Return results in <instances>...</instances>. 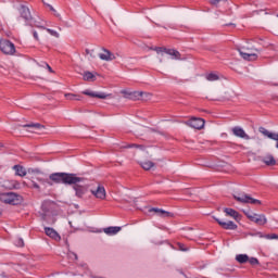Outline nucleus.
<instances>
[{"label":"nucleus","instance_id":"f257e3e1","mask_svg":"<svg viewBox=\"0 0 278 278\" xmlns=\"http://www.w3.org/2000/svg\"><path fill=\"white\" fill-rule=\"evenodd\" d=\"M49 181L53 184H65V186H71L73 184H83L84 178L77 176V174L68 173H53L49 176Z\"/></svg>","mask_w":278,"mask_h":278},{"label":"nucleus","instance_id":"f03ea898","mask_svg":"<svg viewBox=\"0 0 278 278\" xmlns=\"http://www.w3.org/2000/svg\"><path fill=\"white\" fill-rule=\"evenodd\" d=\"M0 201L7 203V205H20V203H23V198L14 192H7L0 194Z\"/></svg>","mask_w":278,"mask_h":278},{"label":"nucleus","instance_id":"7ed1b4c3","mask_svg":"<svg viewBox=\"0 0 278 278\" xmlns=\"http://www.w3.org/2000/svg\"><path fill=\"white\" fill-rule=\"evenodd\" d=\"M243 214L251 220V223H255V225H258L260 227H264V225L268 223V219L264 214H256L253 211H243Z\"/></svg>","mask_w":278,"mask_h":278},{"label":"nucleus","instance_id":"20e7f679","mask_svg":"<svg viewBox=\"0 0 278 278\" xmlns=\"http://www.w3.org/2000/svg\"><path fill=\"white\" fill-rule=\"evenodd\" d=\"M233 199L239 203H250L251 205H262V201L254 199L247 193L233 194Z\"/></svg>","mask_w":278,"mask_h":278},{"label":"nucleus","instance_id":"39448f33","mask_svg":"<svg viewBox=\"0 0 278 278\" xmlns=\"http://www.w3.org/2000/svg\"><path fill=\"white\" fill-rule=\"evenodd\" d=\"M0 51L5 55H14L16 53V47L12 43V41L8 39L0 40Z\"/></svg>","mask_w":278,"mask_h":278},{"label":"nucleus","instance_id":"423d86ee","mask_svg":"<svg viewBox=\"0 0 278 278\" xmlns=\"http://www.w3.org/2000/svg\"><path fill=\"white\" fill-rule=\"evenodd\" d=\"M185 125H188L192 129H203L205 127V119L193 117L186 122Z\"/></svg>","mask_w":278,"mask_h":278},{"label":"nucleus","instance_id":"0eeeda50","mask_svg":"<svg viewBox=\"0 0 278 278\" xmlns=\"http://www.w3.org/2000/svg\"><path fill=\"white\" fill-rule=\"evenodd\" d=\"M79 184L80 182H72L73 190H75V197H77V199H84V195L88 192V187Z\"/></svg>","mask_w":278,"mask_h":278},{"label":"nucleus","instance_id":"6e6552de","mask_svg":"<svg viewBox=\"0 0 278 278\" xmlns=\"http://www.w3.org/2000/svg\"><path fill=\"white\" fill-rule=\"evenodd\" d=\"M214 220H216V223H218V225L220 226L222 229H227L230 231H236V229H238V225H236V223H233L231 220L225 222L217 217H214Z\"/></svg>","mask_w":278,"mask_h":278},{"label":"nucleus","instance_id":"1a4fd4ad","mask_svg":"<svg viewBox=\"0 0 278 278\" xmlns=\"http://www.w3.org/2000/svg\"><path fill=\"white\" fill-rule=\"evenodd\" d=\"M260 134L265 136V138H269V140H274L276 142V149H278V132H273L265 127L258 128Z\"/></svg>","mask_w":278,"mask_h":278},{"label":"nucleus","instance_id":"9d476101","mask_svg":"<svg viewBox=\"0 0 278 278\" xmlns=\"http://www.w3.org/2000/svg\"><path fill=\"white\" fill-rule=\"evenodd\" d=\"M91 194H93L96 199H100V201H104L106 197L105 187L98 185L96 189H91Z\"/></svg>","mask_w":278,"mask_h":278},{"label":"nucleus","instance_id":"9b49d317","mask_svg":"<svg viewBox=\"0 0 278 278\" xmlns=\"http://www.w3.org/2000/svg\"><path fill=\"white\" fill-rule=\"evenodd\" d=\"M261 162H263V164L265 166H276L277 165V160H275V156L270 153H266L263 156H260Z\"/></svg>","mask_w":278,"mask_h":278},{"label":"nucleus","instance_id":"f8f14e48","mask_svg":"<svg viewBox=\"0 0 278 278\" xmlns=\"http://www.w3.org/2000/svg\"><path fill=\"white\" fill-rule=\"evenodd\" d=\"M236 138H242L243 140H251V137L240 126H236L231 129Z\"/></svg>","mask_w":278,"mask_h":278},{"label":"nucleus","instance_id":"ddd939ff","mask_svg":"<svg viewBox=\"0 0 278 278\" xmlns=\"http://www.w3.org/2000/svg\"><path fill=\"white\" fill-rule=\"evenodd\" d=\"M100 60H103L104 62H112V60H116V55L112 53L108 49H102V52L98 54Z\"/></svg>","mask_w":278,"mask_h":278},{"label":"nucleus","instance_id":"4468645a","mask_svg":"<svg viewBox=\"0 0 278 278\" xmlns=\"http://www.w3.org/2000/svg\"><path fill=\"white\" fill-rule=\"evenodd\" d=\"M20 16L24 18V21L29 22L31 21V11L26 5H21L18 9Z\"/></svg>","mask_w":278,"mask_h":278},{"label":"nucleus","instance_id":"2eb2a0df","mask_svg":"<svg viewBox=\"0 0 278 278\" xmlns=\"http://www.w3.org/2000/svg\"><path fill=\"white\" fill-rule=\"evenodd\" d=\"M150 212H154V214L161 216V218H173V213L164 211L162 208L152 207L150 208Z\"/></svg>","mask_w":278,"mask_h":278},{"label":"nucleus","instance_id":"dca6fc26","mask_svg":"<svg viewBox=\"0 0 278 278\" xmlns=\"http://www.w3.org/2000/svg\"><path fill=\"white\" fill-rule=\"evenodd\" d=\"M83 94H86L87 97H93L96 99H108V97H110V94H108V93L94 92V91H90V90L83 91Z\"/></svg>","mask_w":278,"mask_h":278},{"label":"nucleus","instance_id":"f3484780","mask_svg":"<svg viewBox=\"0 0 278 278\" xmlns=\"http://www.w3.org/2000/svg\"><path fill=\"white\" fill-rule=\"evenodd\" d=\"M45 231H46V235L49 236V238H52V240H55L56 242H60V240L62 239L58 233V231H55V229L53 228L46 227Z\"/></svg>","mask_w":278,"mask_h":278},{"label":"nucleus","instance_id":"a211bd4d","mask_svg":"<svg viewBox=\"0 0 278 278\" xmlns=\"http://www.w3.org/2000/svg\"><path fill=\"white\" fill-rule=\"evenodd\" d=\"M5 188L9 190H21V182L16 180H8L4 182Z\"/></svg>","mask_w":278,"mask_h":278},{"label":"nucleus","instance_id":"6ab92c4d","mask_svg":"<svg viewBox=\"0 0 278 278\" xmlns=\"http://www.w3.org/2000/svg\"><path fill=\"white\" fill-rule=\"evenodd\" d=\"M239 53L243 60H247L248 62H255L257 60V55L255 53H247L239 50Z\"/></svg>","mask_w":278,"mask_h":278},{"label":"nucleus","instance_id":"aec40b11","mask_svg":"<svg viewBox=\"0 0 278 278\" xmlns=\"http://www.w3.org/2000/svg\"><path fill=\"white\" fill-rule=\"evenodd\" d=\"M164 53L172 55L173 60H181V53L175 49H164Z\"/></svg>","mask_w":278,"mask_h":278},{"label":"nucleus","instance_id":"412c9836","mask_svg":"<svg viewBox=\"0 0 278 278\" xmlns=\"http://www.w3.org/2000/svg\"><path fill=\"white\" fill-rule=\"evenodd\" d=\"M13 170H15V175H17V177H25L27 175V170L21 165H14Z\"/></svg>","mask_w":278,"mask_h":278},{"label":"nucleus","instance_id":"4be33fe9","mask_svg":"<svg viewBox=\"0 0 278 278\" xmlns=\"http://www.w3.org/2000/svg\"><path fill=\"white\" fill-rule=\"evenodd\" d=\"M134 97H136L137 99H139V97H141L143 99V101H149V99H151L152 94L149 92H142V91H135Z\"/></svg>","mask_w":278,"mask_h":278},{"label":"nucleus","instance_id":"5701e85b","mask_svg":"<svg viewBox=\"0 0 278 278\" xmlns=\"http://www.w3.org/2000/svg\"><path fill=\"white\" fill-rule=\"evenodd\" d=\"M118 231H121V227L112 226V227L104 228V233H106V236H116Z\"/></svg>","mask_w":278,"mask_h":278},{"label":"nucleus","instance_id":"b1692460","mask_svg":"<svg viewBox=\"0 0 278 278\" xmlns=\"http://www.w3.org/2000/svg\"><path fill=\"white\" fill-rule=\"evenodd\" d=\"M224 212L227 216L235 218V220H238V216H240V214L233 208H225Z\"/></svg>","mask_w":278,"mask_h":278},{"label":"nucleus","instance_id":"393cba45","mask_svg":"<svg viewBox=\"0 0 278 278\" xmlns=\"http://www.w3.org/2000/svg\"><path fill=\"white\" fill-rule=\"evenodd\" d=\"M24 127H28V129H30L29 131L31 132L38 131L40 129H45V126L40 124H27V125H24Z\"/></svg>","mask_w":278,"mask_h":278},{"label":"nucleus","instance_id":"a878e982","mask_svg":"<svg viewBox=\"0 0 278 278\" xmlns=\"http://www.w3.org/2000/svg\"><path fill=\"white\" fill-rule=\"evenodd\" d=\"M205 79L207 81H218V79H220V76H218L217 73L212 72V73L205 74Z\"/></svg>","mask_w":278,"mask_h":278},{"label":"nucleus","instance_id":"bb28decb","mask_svg":"<svg viewBox=\"0 0 278 278\" xmlns=\"http://www.w3.org/2000/svg\"><path fill=\"white\" fill-rule=\"evenodd\" d=\"M83 79L85 81H94V79H97V77L94 76V74H92V72H85L83 75Z\"/></svg>","mask_w":278,"mask_h":278},{"label":"nucleus","instance_id":"cd10ccee","mask_svg":"<svg viewBox=\"0 0 278 278\" xmlns=\"http://www.w3.org/2000/svg\"><path fill=\"white\" fill-rule=\"evenodd\" d=\"M140 165L143 168V170H151V168L155 166V163H153L152 161H144V162H141Z\"/></svg>","mask_w":278,"mask_h":278},{"label":"nucleus","instance_id":"c85d7f7f","mask_svg":"<svg viewBox=\"0 0 278 278\" xmlns=\"http://www.w3.org/2000/svg\"><path fill=\"white\" fill-rule=\"evenodd\" d=\"M236 260L239 264H247V262H249V255L247 254H238L236 256Z\"/></svg>","mask_w":278,"mask_h":278},{"label":"nucleus","instance_id":"c756f323","mask_svg":"<svg viewBox=\"0 0 278 278\" xmlns=\"http://www.w3.org/2000/svg\"><path fill=\"white\" fill-rule=\"evenodd\" d=\"M30 182L31 186H28L27 182H23V185L26 186L27 188H34L35 190H38V192H40V185H38L37 181L34 180V177L30 178Z\"/></svg>","mask_w":278,"mask_h":278},{"label":"nucleus","instance_id":"7c9ffc66","mask_svg":"<svg viewBox=\"0 0 278 278\" xmlns=\"http://www.w3.org/2000/svg\"><path fill=\"white\" fill-rule=\"evenodd\" d=\"M66 99L70 101H81V97L75 94V93H67L65 94Z\"/></svg>","mask_w":278,"mask_h":278},{"label":"nucleus","instance_id":"2f4dec72","mask_svg":"<svg viewBox=\"0 0 278 278\" xmlns=\"http://www.w3.org/2000/svg\"><path fill=\"white\" fill-rule=\"evenodd\" d=\"M125 149H140L141 151L144 150V146H140V144H128V146H125Z\"/></svg>","mask_w":278,"mask_h":278},{"label":"nucleus","instance_id":"473e14b6","mask_svg":"<svg viewBox=\"0 0 278 278\" xmlns=\"http://www.w3.org/2000/svg\"><path fill=\"white\" fill-rule=\"evenodd\" d=\"M37 181H39L40 184H48V186H53V182L49 179H45L42 177H36Z\"/></svg>","mask_w":278,"mask_h":278},{"label":"nucleus","instance_id":"72a5a7b5","mask_svg":"<svg viewBox=\"0 0 278 278\" xmlns=\"http://www.w3.org/2000/svg\"><path fill=\"white\" fill-rule=\"evenodd\" d=\"M46 31H48V34H50V36H53L54 38H60V33H58L56 30L46 28Z\"/></svg>","mask_w":278,"mask_h":278},{"label":"nucleus","instance_id":"f704fd0d","mask_svg":"<svg viewBox=\"0 0 278 278\" xmlns=\"http://www.w3.org/2000/svg\"><path fill=\"white\" fill-rule=\"evenodd\" d=\"M86 55H89V60H94V58H97V54H94V50L86 49Z\"/></svg>","mask_w":278,"mask_h":278},{"label":"nucleus","instance_id":"c9c22d12","mask_svg":"<svg viewBox=\"0 0 278 278\" xmlns=\"http://www.w3.org/2000/svg\"><path fill=\"white\" fill-rule=\"evenodd\" d=\"M264 238L266 240H278V235L277 233L265 235Z\"/></svg>","mask_w":278,"mask_h":278},{"label":"nucleus","instance_id":"e433bc0d","mask_svg":"<svg viewBox=\"0 0 278 278\" xmlns=\"http://www.w3.org/2000/svg\"><path fill=\"white\" fill-rule=\"evenodd\" d=\"M249 264H251V266H257L260 264V261L256 257H251L248 260Z\"/></svg>","mask_w":278,"mask_h":278},{"label":"nucleus","instance_id":"4c0bfd02","mask_svg":"<svg viewBox=\"0 0 278 278\" xmlns=\"http://www.w3.org/2000/svg\"><path fill=\"white\" fill-rule=\"evenodd\" d=\"M48 8H50L51 12H53L54 16H56V18H60V13H58V10H55V8H53V5L48 4Z\"/></svg>","mask_w":278,"mask_h":278},{"label":"nucleus","instance_id":"58836bf2","mask_svg":"<svg viewBox=\"0 0 278 278\" xmlns=\"http://www.w3.org/2000/svg\"><path fill=\"white\" fill-rule=\"evenodd\" d=\"M15 244L17 247H25V241H23V239L18 238L15 240Z\"/></svg>","mask_w":278,"mask_h":278},{"label":"nucleus","instance_id":"ea45409f","mask_svg":"<svg viewBox=\"0 0 278 278\" xmlns=\"http://www.w3.org/2000/svg\"><path fill=\"white\" fill-rule=\"evenodd\" d=\"M164 49H166V48L156 47V48H154V51H156V53H162V52H164Z\"/></svg>","mask_w":278,"mask_h":278},{"label":"nucleus","instance_id":"a19ab883","mask_svg":"<svg viewBox=\"0 0 278 278\" xmlns=\"http://www.w3.org/2000/svg\"><path fill=\"white\" fill-rule=\"evenodd\" d=\"M35 27L38 29H47V27L42 26L40 23H35Z\"/></svg>","mask_w":278,"mask_h":278},{"label":"nucleus","instance_id":"79ce46f5","mask_svg":"<svg viewBox=\"0 0 278 278\" xmlns=\"http://www.w3.org/2000/svg\"><path fill=\"white\" fill-rule=\"evenodd\" d=\"M210 3L212 5H218V3H220V0H210Z\"/></svg>","mask_w":278,"mask_h":278},{"label":"nucleus","instance_id":"37998d69","mask_svg":"<svg viewBox=\"0 0 278 278\" xmlns=\"http://www.w3.org/2000/svg\"><path fill=\"white\" fill-rule=\"evenodd\" d=\"M33 36H34L35 40H40V38L38 37V31L33 30Z\"/></svg>","mask_w":278,"mask_h":278},{"label":"nucleus","instance_id":"c03bdc74","mask_svg":"<svg viewBox=\"0 0 278 278\" xmlns=\"http://www.w3.org/2000/svg\"><path fill=\"white\" fill-rule=\"evenodd\" d=\"M68 257H74V260H77L75 252H68Z\"/></svg>","mask_w":278,"mask_h":278},{"label":"nucleus","instance_id":"a18cd8bd","mask_svg":"<svg viewBox=\"0 0 278 278\" xmlns=\"http://www.w3.org/2000/svg\"><path fill=\"white\" fill-rule=\"evenodd\" d=\"M178 245L180 251H188V249L185 248L184 243H179Z\"/></svg>","mask_w":278,"mask_h":278},{"label":"nucleus","instance_id":"49530a36","mask_svg":"<svg viewBox=\"0 0 278 278\" xmlns=\"http://www.w3.org/2000/svg\"><path fill=\"white\" fill-rule=\"evenodd\" d=\"M46 68H48L49 73H53V68H51V65H50V64H47V63H46Z\"/></svg>","mask_w":278,"mask_h":278},{"label":"nucleus","instance_id":"de8ad7c7","mask_svg":"<svg viewBox=\"0 0 278 278\" xmlns=\"http://www.w3.org/2000/svg\"><path fill=\"white\" fill-rule=\"evenodd\" d=\"M0 278H5V275L3 274L2 270H0Z\"/></svg>","mask_w":278,"mask_h":278},{"label":"nucleus","instance_id":"09e8293b","mask_svg":"<svg viewBox=\"0 0 278 278\" xmlns=\"http://www.w3.org/2000/svg\"><path fill=\"white\" fill-rule=\"evenodd\" d=\"M31 173H40V169H33Z\"/></svg>","mask_w":278,"mask_h":278}]
</instances>
